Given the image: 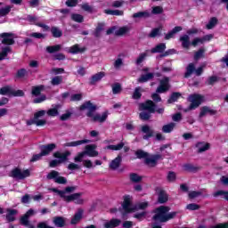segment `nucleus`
Masks as SVG:
<instances>
[{"label":"nucleus","mask_w":228,"mask_h":228,"mask_svg":"<svg viewBox=\"0 0 228 228\" xmlns=\"http://www.w3.org/2000/svg\"><path fill=\"white\" fill-rule=\"evenodd\" d=\"M75 190L76 186H68L62 191L53 188L51 189V191L57 193V195H59V197H61L64 202H75V204H83L84 200L81 198L82 193H74Z\"/></svg>","instance_id":"nucleus-1"},{"label":"nucleus","mask_w":228,"mask_h":228,"mask_svg":"<svg viewBox=\"0 0 228 228\" xmlns=\"http://www.w3.org/2000/svg\"><path fill=\"white\" fill-rule=\"evenodd\" d=\"M169 207L161 206L155 209V215L153 216V218L157 222H168V220H172V218H175V216L177 215V212H171Z\"/></svg>","instance_id":"nucleus-2"},{"label":"nucleus","mask_w":228,"mask_h":228,"mask_svg":"<svg viewBox=\"0 0 228 228\" xmlns=\"http://www.w3.org/2000/svg\"><path fill=\"white\" fill-rule=\"evenodd\" d=\"M122 208L125 213H134V211H138V209H147V208H149V202L142 201L134 207L132 203L131 196L127 195L124 197Z\"/></svg>","instance_id":"nucleus-3"},{"label":"nucleus","mask_w":228,"mask_h":228,"mask_svg":"<svg viewBox=\"0 0 228 228\" xmlns=\"http://www.w3.org/2000/svg\"><path fill=\"white\" fill-rule=\"evenodd\" d=\"M88 156L89 158H97L99 156V151H97V144H87L85 147V151L79 152L75 158V163H81L83 158Z\"/></svg>","instance_id":"nucleus-4"},{"label":"nucleus","mask_w":228,"mask_h":228,"mask_svg":"<svg viewBox=\"0 0 228 228\" xmlns=\"http://www.w3.org/2000/svg\"><path fill=\"white\" fill-rule=\"evenodd\" d=\"M135 155L139 159H145V163L148 167H156V165H158V161H159V159H163V157L160 154L149 155V153L142 150L137 151Z\"/></svg>","instance_id":"nucleus-5"},{"label":"nucleus","mask_w":228,"mask_h":228,"mask_svg":"<svg viewBox=\"0 0 228 228\" xmlns=\"http://www.w3.org/2000/svg\"><path fill=\"white\" fill-rule=\"evenodd\" d=\"M139 110L142 111L140 113L142 120H149V118H151V113H154V111H156V106L152 101H147L145 103H141L139 105Z\"/></svg>","instance_id":"nucleus-6"},{"label":"nucleus","mask_w":228,"mask_h":228,"mask_svg":"<svg viewBox=\"0 0 228 228\" xmlns=\"http://www.w3.org/2000/svg\"><path fill=\"white\" fill-rule=\"evenodd\" d=\"M47 113L46 110H37L34 113V118L32 119H29L27 121V126H37L38 127H42L47 124V120L45 119H40L42 117H45V115Z\"/></svg>","instance_id":"nucleus-7"},{"label":"nucleus","mask_w":228,"mask_h":228,"mask_svg":"<svg viewBox=\"0 0 228 228\" xmlns=\"http://www.w3.org/2000/svg\"><path fill=\"white\" fill-rule=\"evenodd\" d=\"M54 158L57 159H53L50 162V167L54 168V167H58V165H61V163H65L67 161V158L70 156V151H65L63 153L57 151L53 154Z\"/></svg>","instance_id":"nucleus-8"},{"label":"nucleus","mask_w":228,"mask_h":228,"mask_svg":"<svg viewBox=\"0 0 228 228\" xmlns=\"http://www.w3.org/2000/svg\"><path fill=\"white\" fill-rule=\"evenodd\" d=\"M31 171L29 169L14 168L11 171L10 176L13 179H19L20 181L29 177Z\"/></svg>","instance_id":"nucleus-9"},{"label":"nucleus","mask_w":228,"mask_h":228,"mask_svg":"<svg viewBox=\"0 0 228 228\" xmlns=\"http://www.w3.org/2000/svg\"><path fill=\"white\" fill-rule=\"evenodd\" d=\"M97 110V106L91 102H86L79 107L81 113H86V117L92 118L94 112Z\"/></svg>","instance_id":"nucleus-10"},{"label":"nucleus","mask_w":228,"mask_h":228,"mask_svg":"<svg viewBox=\"0 0 228 228\" xmlns=\"http://www.w3.org/2000/svg\"><path fill=\"white\" fill-rule=\"evenodd\" d=\"M189 102L191 105L188 110H196V108H199L204 102V96L200 94H191L189 96Z\"/></svg>","instance_id":"nucleus-11"},{"label":"nucleus","mask_w":228,"mask_h":228,"mask_svg":"<svg viewBox=\"0 0 228 228\" xmlns=\"http://www.w3.org/2000/svg\"><path fill=\"white\" fill-rule=\"evenodd\" d=\"M204 67L205 66H200L198 69H195V64L190 63L187 68H186V72L184 77H190L191 74H196L197 76H200L202 72H204Z\"/></svg>","instance_id":"nucleus-12"},{"label":"nucleus","mask_w":228,"mask_h":228,"mask_svg":"<svg viewBox=\"0 0 228 228\" xmlns=\"http://www.w3.org/2000/svg\"><path fill=\"white\" fill-rule=\"evenodd\" d=\"M110 115V112L108 110L101 113L94 112L93 116H91V120L93 122H98L99 124H104L106 120H108V117Z\"/></svg>","instance_id":"nucleus-13"},{"label":"nucleus","mask_w":228,"mask_h":228,"mask_svg":"<svg viewBox=\"0 0 228 228\" xmlns=\"http://www.w3.org/2000/svg\"><path fill=\"white\" fill-rule=\"evenodd\" d=\"M47 179H53L58 184H67V178L60 176L58 171H52L47 175Z\"/></svg>","instance_id":"nucleus-14"},{"label":"nucleus","mask_w":228,"mask_h":228,"mask_svg":"<svg viewBox=\"0 0 228 228\" xmlns=\"http://www.w3.org/2000/svg\"><path fill=\"white\" fill-rule=\"evenodd\" d=\"M130 31H131V28L127 26L121 27L117 30H115V28H112L107 30V35H111V33H114L118 37H122L123 35H127V33H129Z\"/></svg>","instance_id":"nucleus-15"},{"label":"nucleus","mask_w":228,"mask_h":228,"mask_svg":"<svg viewBox=\"0 0 228 228\" xmlns=\"http://www.w3.org/2000/svg\"><path fill=\"white\" fill-rule=\"evenodd\" d=\"M35 213V210L29 209L20 219L22 225H25V227L35 228V226L29 224V216H33Z\"/></svg>","instance_id":"nucleus-16"},{"label":"nucleus","mask_w":228,"mask_h":228,"mask_svg":"<svg viewBox=\"0 0 228 228\" xmlns=\"http://www.w3.org/2000/svg\"><path fill=\"white\" fill-rule=\"evenodd\" d=\"M168 81V77H164L162 80H160V85L157 88V94H165V92L168 91V89L170 88Z\"/></svg>","instance_id":"nucleus-17"},{"label":"nucleus","mask_w":228,"mask_h":228,"mask_svg":"<svg viewBox=\"0 0 228 228\" xmlns=\"http://www.w3.org/2000/svg\"><path fill=\"white\" fill-rule=\"evenodd\" d=\"M1 42L2 44H5L6 45H13V34L12 33H4L1 35Z\"/></svg>","instance_id":"nucleus-18"},{"label":"nucleus","mask_w":228,"mask_h":228,"mask_svg":"<svg viewBox=\"0 0 228 228\" xmlns=\"http://www.w3.org/2000/svg\"><path fill=\"white\" fill-rule=\"evenodd\" d=\"M41 153L43 156H49L56 149V144L51 143L47 145L41 146Z\"/></svg>","instance_id":"nucleus-19"},{"label":"nucleus","mask_w":228,"mask_h":228,"mask_svg":"<svg viewBox=\"0 0 228 228\" xmlns=\"http://www.w3.org/2000/svg\"><path fill=\"white\" fill-rule=\"evenodd\" d=\"M85 143H90V140L84 139L79 141H72V142L64 143V147H79V145H83Z\"/></svg>","instance_id":"nucleus-20"},{"label":"nucleus","mask_w":228,"mask_h":228,"mask_svg":"<svg viewBox=\"0 0 228 228\" xmlns=\"http://www.w3.org/2000/svg\"><path fill=\"white\" fill-rule=\"evenodd\" d=\"M196 149L198 150V152H206V151L211 149V144L206 142H198L196 144Z\"/></svg>","instance_id":"nucleus-21"},{"label":"nucleus","mask_w":228,"mask_h":228,"mask_svg":"<svg viewBox=\"0 0 228 228\" xmlns=\"http://www.w3.org/2000/svg\"><path fill=\"white\" fill-rule=\"evenodd\" d=\"M85 51H86V48L80 46L79 45H75L68 48V53H70L71 54H78L79 53H85Z\"/></svg>","instance_id":"nucleus-22"},{"label":"nucleus","mask_w":228,"mask_h":228,"mask_svg":"<svg viewBox=\"0 0 228 228\" xmlns=\"http://www.w3.org/2000/svg\"><path fill=\"white\" fill-rule=\"evenodd\" d=\"M28 22L31 24H36V26H38L39 28H42L45 31H49V27L44 23H37V17L35 16H28L27 17Z\"/></svg>","instance_id":"nucleus-23"},{"label":"nucleus","mask_w":228,"mask_h":228,"mask_svg":"<svg viewBox=\"0 0 228 228\" xmlns=\"http://www.w3.org/2000/svg\"><path fill=\"white\" fill-rule=\"evenodd\" d=\"M142 131L144 133L143 140H149V138H151V136L154 134V131L151 129V126H142Z\"/></svg>","instance_id":"nucleus-24"},{"label":"nucleus","mask_w":228,"mask_h":228,"mask_svg":"<svg viewBox=\"0 0 228 228\" xmlns=\"http://www.w3.org/2000/svg\"><path fill=\"white\" fill-rule=\"evenodd\" d=\"M18 211L15 209L8 208L6 210V221L7 222H15V216L17 215Z\"/></svg>","instance_id":"nucleus-25"},{"label":"nucleus","mask_w":228,"mask_h":228,"mask_svg":"<svg viewBox=\"0 0 228 228\" xmlns=\"http://www.w3.org/2000/svg\"><path fill=\"white\" fill-rule=\"evenodd\" d=\"M122 221L119 219H111L110 221H107L104 223L103 227L105 228H115L120 225Z\"/></svg>","instance_id":"nucleus-26"},{"label":"nucleus","mask_w":228,"mask_h":228,"mask_svg":"<svg viewBox=\"0 0 228 228\" xmlns=\"http://www.w3.org/2000/svg\"><path fill=\"white\" fill-rule=\"evenodd\" d=\"M180 42L182 43V47H183L184 49H190V45H191V43L190 42V36H181Z\"/></svg>","instance_id":"nucleus-27"},{"label":"nucleus","mask_w":228,"mask_h":228,"mask_svg":"<svg viewBox=\"0 0 228 228\" xmlns=\"http://www.w3.org/2000/svg\"><path fill=\"white\" fill-rule=\"evenodd\" d=\"M122 163V157L118 156L116 159H114L110 163V168L111 170H117L118 167H120V164Z\"/></svg>","instance_id":"nucleus-28"},{"label":"nucleus","mask_w":228,"mask_h":228,"mask_svg":"<svg viewBox=\"0 0 228 228\" xmlns=\"http://www.w3.org/2000/svg\"><path fill=\"white\" fill-rule=\"evenodd\" d=\"M60 108H61L60 105H54L46 111V114L48 117H58V115H60Z\"/></svg>","instance_id":"nucleus-29"},{"label":"nucleus","mask_w":228,"mask_h":228,"mask_svg":"<svg viewBox=\"0 0 228 228\" xmlns=\"http://www.w3.org/2000/svg\"><path fill=\"white\" fill-rule=\"evenodd\" d=\"M105 76L106 74L102 71L96 73L92 77L91 84L95 85V83H98V81H101V79H102V77H104Z\"/></svg>","instance_id":"nucleus-30"},{"label":"nucleus","mask_w":228,"mask_h":228,"mask_svg":"<svg viewBox=\"0 0 228 228\" xmlns=\"http://www.w3.org/2000/svg\"><path fill=\"white\" fill-rule=\"evenodd\" d=\"M81 218H83V209H78V211L75 214L73 218L71 219V224H77Z\"/></svg>","instance_id":"nucleus-31"},{"label":"nucleus","mask_w":228,"mask_h":228,"mask_svg":"<svg viewBox=\"0 0 228 228\" xmlns=\"http://www.w3.org/2000/svg\"><path fill=\"white\" fill-rule=\"evenodd\" d=\"M153 75L152 73H147L145 75H142L141 77L137 79L138 83H147L150 79H152Z\"/></svg>","instance_id":"nucleus-32"},{"label":"nucleus","mask_w":228,"mask_h":228,"mask_svg":"<svg viewBox=\"0 0 228 228\" xmlns=\"http://www.w3.org/2000/svg\"><path fill=\"white\" fill-rule=\"evenodd\" d=\"M168 200V195L165 191H160L159 193V204H165Z\"/></svg>","instance_id":"nucleus-33"},{"label":"nucleus","mask_w":228,"mask_h":228,"mask_svg":"<svg viewBox=\"0 0 228 228\" xmlns=\"http://www.w3.org/2000/svg\"><path fill=\"white\" fill-rule=\"evenodd\" d=\"M151 14L149 13V12L144 11V12H135L133 14L134 19H145L147 17H149Z\"/></svg>","instance_id":"nucleus-34"},{"label":"nucleus","mask_w":228,"mask_h":228,"mask_svg":"<svg viewBox=\"0 0 228 228\" xmlns=\"http://www.w3.org/2000/svg\"><path fill=\"white\" fill-rule=\"evenodd\" d=\"M175 127V123H169L162 127L163 133H172Z\"/></svg>","instance_id":"nucleus-35"},{"label":"nucleus","mask_w":228,"mask_h":228,"mask_svg":"<svg viewBox=\"0 0 228 228\" xmlns=\"http://www.w3.org/2000/svg\"><path fill=\"white\" fill-rule=\"evenodd\" d=\"M45 89V87L44 86H34L32 87V95H40Z\"/></svg>","instance_id":"nucleus-36"},{"label":"nucleus","mask_w":228,"mask_h":228,"mask_svg":"<svg viewBox=\"0 0 228 228\" xmlns=\"http://www.w3.org/2000/svg\"><path fill=\"white\" fill-rule=\"evenodd\" d=\"M215 111H213L210 108L208 107H203L200 110V117H206V115H213Z\"/></svg>","instance_id":"nucleus-37"},{"label":"nucleus","mask_w":228,"mask_h":228,"mask_svg":"<svg viewBox=\"0 0 228 228\" xmlns=\"http://www.w3.org/2000/svg\"><path fill=\"white\" fill-rule=\"evenodd\" d=\"M53 224L56 227H63L65 225V219L63 217H54Z\"/></svg>","instance_id":"nucleus-38"},{"label":"nucleus","mask_w":228,"mask_h":228,"mask_svg":"<svg viewBox=\"0 0 228 228\" xmlns=\"http://www.w3.org/2000/svg\"><path fill=\"white\" fill-rule=\"evenodd\" d=\"M61 83H63V77H61V76L54 77L53 78H52V81H51V84L53 86H56L58 85H61Z\"/></svg>","instance_id":"nucleus-39"},{"label":"nucleus","mask_w":228,"mask_h":228,"mask_svg":"<svg viewBox=\"0 0 228 228\" xmlns=\"http://www.w3.org/2000/svg\"><path fill=\"white\" fill-rule=\"evenodd\" d=\"M167 49V45L165 44H159L155 48L151 49V53H163Z\"/></svg>","instance_id":"nucleus-40"},{"label":"nucleus","mask_w":228,"mask_h":228,"mask_svg":"<svg viewBox=\"0 0 228 228\" xmlns=\"http://www.w3.org/2000/svg\"><path fill=\"white\" fill-rule=\"evenodd\" d=\"M10 12H12V6L7 5L3 7L2 9H0V17H4L6 15H8V13H10Z\"/></svg>","instance_id":"nucleus-41"},{"label":"nucleus","mask_w":228,"mask_h":228,"mask_svg":"<svg viewBox=\"0 0 228 228\" xmlns=\"http://www.w3.org/2000/svg\"><path fill=\"white\" fill-rule=\"evenodd\" d=\"M0 94L1 95H9L10 97H12V87H10V86L2 87L0 89Z\"/></svg>","instance_id":"nucleus-42"},{"label":"nucleus","mask_w":228,"mask_h":228,"mask_svg":"<svg viewBox=\"0 0 228 228\" xmlns=\"http://www.w3.org/2000/svg\"><path fill=\"white\" fill-rule=\"evenodd\" d=\"M120 92H122V86H120V84L116 83L112 85V93L114 95L120 94Z\"/></svg>","instance_id":"nucleus-43"},{"label":"nucleus","mask_w":228,"mask_h":228,"mask_svg":"<svg viewBox=\"0 0 228 228\" xmlns=\"http://www.w3.org/2000/svg\"><path fill=\"white\" fill-rule=\"evenodd\" d=\"M214 197H223L225 200H228V191H217L214 193Z\"/></svg>","instance_id":"nucleus-44"},{"label":"nucleus","mask_w":228,"mask_h":228,"mask_svg":"<svg viewBox=\"0 0 228 228\" xmlns=\"http://www.w3.org/2000/svg\"><path fill=\"white\" fill-rule=\"evenodd\" d=\"M218 23V20L216 18H212L207 24V29H213Z\"/></svg>","instance_id":"nucleus-45"},{"label":"nucleus","mask_w":228,"mask_h":228,"mask_svg":"<svg viewBox=\"0 0 228 228\" xmlns=\"http://www.w3.org/2000/svg\"><path fill=\"white\" fill-rule=\"evenodd\" d=\"M51 31L54 38H60V37H61L62 35V32L61 31V29L56 27L52 28Z\"/></svg>","instance_id":"nucleus-46"},{"label":"nucleus","mask_w":228,"mask_h":228,"mask_svg":"<svg viewBox=\"0 0 228 228\" xmlns=\"http://www.w3.org/2000/svg\"><path fill=\"white\" fill-rule=\"evenodd\" d=\"M11 96L12 97H23L24 96V91L22 90H11Z\"/></svg>","instance_id":"nucleus-47"},{"label":"nucleus","mask_w":228,"mask_h":228,"mask_svg":"<svg viewBox=\"0 0 228 228\" xmlns=\"http://www.w3.org/2000/svg\"><path fill=\"white\" fill-rule=\"evenodd\" d=\"M61 49V45H57L53 46H48L46 48L47 53H58Z\"/></svg>","instance_id":"nucleus-48"},{"label":"nucleus","mask_w":228,"mask_h":228,"mask_svg":"<svg viewBox=\"0 0 228 228\" xmlns=\"http://www.w3.org/2000/svg\"><path fill=\"white\" fill-rule=\"evenodd\" d=\"M181 97V94L179 93H173L171 97L167 100V102L169 104H172V102H175V101H177V99H179Z\"/></svg>","instance_id":"nucleus-49"},{"label":"nucleus","mask_w":228,"mask_h":228,"mask_svg":"<svg viewBox=\"0 0 228 228\" xmlns=\"http://www.w3.org/2000/svg\"><path fill=\"white\" fill-rule=\"evenodd\" d=\"M124 147V142H119L116 145H109L107 146V149L110 151H120Z\"/></svg>","instance_id":"nucleus-50"},{"label":"nucleus","mask_w":228,"mask_h":228,"mask_svg":"<svg viewBox=\"0 0 228 228\" xmlns=\"http://www.w3.org/2000/svg\"><path fill=\"white\" fill-rule=\"evenodd\" d=\"M177 179V175L174 171H170L167 173V181L169 183H174Z\"/></svg>","instance_id":"nucleus-51"},{"label":"nucleus","mask_w":228,"mask_h":228,"mask_svg":"<svg viewBox=\"0 0 228 228\" xmlns=\"http://www.w3.org/2000/svg\"><path fill=\"white\" fill-rule=\"evenodd\" d=\"M201 44H204V39L202 37H196L191 41V45L197 47V45H200Z\"/></svg>","instance_id":"nucleus-52"},{"label":"nucleus","mask_w":228,"mask_h":228,"mask_svg":"<svg viewBox=\"0 0 228 228\" xmlns=\"http://www.w3.org/2000/svg\"><path fill=\"white\" fill-rule=\"evenodd\" d=\"M142 92H143L142 87H136L133 94L134 99H140V97H142Z\"/></svg>","instance_id":"nucleus-53"},{"label":"nucleus","mask_w":228,"mask_h":228,"mask_svg":"<svg viewBox=\"0 0 228 228\" xmlns=\"http://www.w3.org/2000/svg\"><path fill=\"white\" fill-rule=\"evenodd\" d=\"M130 181H132V183H140V181H142V176L134 173L130 174Z\"/></svg>","instance_id":"nucleus-54"},{"label":"nucleus","mask_w":228,"mask_h":228,"mask_svg":"<svg viewBox=\"0 0 228 228\" xmlns=\"http://www.w3.org/2000/svg\"><path fill=\"white\" fill-rule=\"evenodd\" d=\"M10 51V46H5L3 48L2 52L0 53V60H4L6 56H8V53Z\"/></svg>","instance_id":"nucleus-55"},{"label":"nucleus","mask_w":228,"mask_h":228,"mask_svg":"<svg viewBox=\"0 0 228 228\" xmlns=\"http://www.w3.org/2000/svg\"><path fill=\"white\" fill-rule=\"evenodd\" d=\"M107 15H123V12L119 10H105Z\"/></svg>","instance_id":"nucleus-56"},{"label":"nucleus","mask_w":228,"mask_h":228,"mask_svg":"<svg viewBox=\"0 0 228 228\" xmlns=\"http://www.w3.org/2000/svg\"><path fill=\"white\" fill-rule=\"evenodd\" d=\"M186 209H188V211H197V209H200V206L195 203H191L186 206Z\"/></svg>","instance_id":"nucleus-57"},{"label":"nucleus","mask_w":228,"mask_h":228,"mask_svg":"<svg viewBox=\"0 0 228 228\" xmlns=\"http://www.w3.org/2000/svg\"><path fill=\"white\" fill-rule=\"evenodd\" d=\"M145 58H147V53H141V54L138 56L136 61H135L136 64H137V65H140L141 63H143V61L145 60Z\"/></svg>","instance_id":"nucleus-58"},{"label":"nucleus","mask_w":228,"mask_h":228,"mask_svg":"<svg viewBox=\"0 0 228 228\" xmlns=\"http://www.w3.org/2000/svg\"><path fill=\"white\" fill-rule=\"evenodd\" d=\"M162 12H163V7L161 6L152 7V10H151V13H153V15H159V13H161Z\"/></svg>","instance_id":"nucleus-59"},{"label":"nucleus","mask_w":228,"mask_h":228,"mask_svg":"<svg viewBox=\"0 0 228 228\" xmlns=\"http://www.w3.org/2000/svg\"><path fill=\"white\" fill-rule=\"evenodd\" d=\"M82 162L84 167H86V168H94V163L92 162V160L90 159L83 160L82 159Z\"/></svg>","instance_id":"nucleus-60"},{"label":"nucleus","mask_w":228,"mask_h":228,"mask_svg":"<svg viewBox=\"0 0 228 228\" xmlns=\"http://www.w3.org/2000/svg\"><path fill=\"white\" fill-rule=\"evenodd\" d=\"M42 158H44V155H42V152H40L39 154L33 155L30 161L35 163V161H40Z\"/></svg>","instance_id":"nucleus-61"},{"label":"nucleus","mask_w":228,"mask_h":228,"mask_svg":"<svg viewBox=\"0 0 228 228\" xmlns=\"http://www.w3.org/2000/svg\"><path fill=\"white\" fill-rule=\"evenodd\" d=\"M71 19L75 20V22L83 21V16L81 14H72Z\"/></svg>","instance_id":"nucleus-62"},{"label":"nucleus","mask_w":228,"mask_h":228,"mask_svg":"<svg viewBox=\"0 0 228 228\" xmlns=\"http://www.w3.org/2000/svg\"><path fill=\"white\" fill-rule=\"evenodd\" d=\"M83 95L81 94H75L70 96V101H81Z\"/></svg>","instance_id":"nucleus-63"},{"label":"nucleus","mask_w":228,"mask_h":228,"mask_svg":"<svg viewBox=\"0 0 228 228\" xmlns=\"http://www.w3.org/2000/svg\"><path fill=\"white\" fill-rule=\"evenodd\" d=\"M80 167L79 165L76 163H69L68 165V170H79Z\"/></svg>","instance_id":"nucleus-64"}]
</instances>
